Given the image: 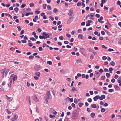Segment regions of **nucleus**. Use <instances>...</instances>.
I'll use <instances>...</instances> for the list:
<instances>
[{
    "mask_svg": "<svg viewBox=\"0 0 121 121\" xmlns=\"http://www.w3.org/2000/svg\"><path fill=\"white\" fill-rule=\"evenodd\" d=\"M79 108H77L76 109L74 110V111L72 112L71 115V118L75 120L78 118V116L80 115L79 110H80Z\"/></svg>",
    "mask_w": 121,
    "mask_h": 121,
    "instance_id": "f257e3e1",
    "label": "nucleus"
},
{
    "mask_svg": "<svg viewBox=\"0 0 121 121\" xmlns=\"http://www.w3.org/2000/svg\"><path fill=\"white\" fill-rule=\"evenodd\" d=\"M1 73L2 74V77L3 78L4 77H5L7 75L8 72L7 71H5V69H2L1 70Z\"/></svg>",
    "mask_w": 121,
    "mask_h": 121,
    "instance_id": "f03ea898",
    "label": "nucleus"
},
{
    "mask_svg": "<svg viewBox=\"0 0 121 121\" xmlns=\"http://www.w3.org/2000/svg\"><path fill=\"white\" fill-rule=\"evenodd\" d=\"M46 95L48 99H51L52 98V96L50 94V91H48L47 92Z\"/></svg>",
    "mask_w": 121,
    "mask_h": 121,
    "instance_id": "7ed1b4c3",
    "label": "nucleus"
},
{
    "mask_svg": "<svg viewBox=\"0 0 121 121\" xmlns=\"http://www.w3.org/2000/svg\"><path fill=\"white\" fill-rule=\"evenodd\" d=\"M34 67L35 70L37 71H38L41 69V66L39 65H35Z\"/></svg>",
    "mask_w": 121,
    "mask_h": 121,
    "instance_id": "20e7f679",
    "label": "nucleus"
},
{
    "mask_svg": "<svg viewBox=\"0 0 121 121\" xmlns=\"http://www.w3.org/2000/svg\"><path fill=\"white\" fill-rule=\"evenodd\" d=\"M73 20V17L71 16L67 21V24H69Z\"/></svg>",
    "mask_w": 121,
    "mask_h": 121,
    "instance_id": "39448f33",
    "label": "nucleus"
},
{
    "mask_svg": "<svg viewBox=\"0 0 121 121\" xmlns=\"http://www.w3.org/2000/svg\"><path fill=\"white\" fill-rule=\"evenodd\" d=\"M18 118V116L17 115H14L13 116L11 119L12 121H14L17 119Z\"/></svg>",
    "mask_w": 121,
    "mask_h": 121,
    "instance_id": "423d86ee",
    "label": "nucleus"
},
{
    "mask_svg": "<svg viewBox=\"0 0 121 121\" xmlns=\"http://www.w3.org/2000/svg\"><path fill=\"white\" fill-rule=\"evenodd\" d=\"M32 98H33V100L35 102H39V100L35 95H34L32 97Z\"/></svg>",
    "mask_w": 121,
    "mask_h": 121,
    "instance_id": "0eeeda50",
    "label": "nucleus"
},
{
    "mask_svg": "<svg viewBox=\"0 0 121 121\" xmlns=\"http://www.w3.org/2000/svg\"><path fill=\"white\" fill-rule=\"evenodd\" d=\"M73 10L72 9H71L69 10L68 14L69 16H72L73 13Z\"/></svg>",
    "mask_w": 121,
    "mask_h": 121,
    "instance_id": "6e6552de",
    "label": "nucleus"
},
{
    "mask_svg": "<svg viewBox=\"0 0 121 121\" xmlns=\"http://www.w3.org/2000/svg\"><path fill=\"white\" fill-rule=\"evenodd\" d=\"M17 78V77L16 75L14 76L12 78V80H13V82H14V81L16 80Z\"/></svg>",
    "mask_w": 121,
    "mask_h": 121,
    "instance_id": "1a4fd4ad",
    "label": "nucleus"
},
{
    "mask_svg": "<svg viewBox=\"0 0 121 121\" xmlns=\"http://www.w3.org/2000/svg\"><path fill=\"white\" fill-rule=\"evenodd\" d=\"M99 95H97L95 96V97L93 98V99L94 101H96L98 99H99Z\"/></svg>",
    "mask_w": 121,
    "mask_h": 121,
    "instance_id": "9d476101",
    "label": "nucleus"
},
{
    "mask_svg": "<svg viewBox=\"0 0 121 121\" xmlns=\"http://www.w3.org/2000/svg\"><path fill=\"white\" fill-rule=\"evenodd\" d=\"M48 34H49V37H50V38L51 39H52L53 38L54 35H52L51 33H48Z\"/></svg>",
    "mask_w": 121,
    "mask_h": 121,
    "instance_id": "9b49d317",
    "label": "nucleus"
},
{
    "mask_svg": "<svg viewBox=\"0 0 121 121\" xmlns=\"http://www.w3.org/2000/svg\"><path fill=\"white\" fill-rule=\"evenodd\" d=\"M114 88L117 90H119L120 89L119 87L118 86L116 85H114Z\"/></svg>",
    "mask_w": 121,
    "mask_h": 121,
    "instance_id": "f8f14e48",
    "label": "nucleus"
},
{
    "mask_svg": "<svg viewBox=\"0 0 121 121\" xmlns=\"http://www.w3.org/2000/svg\"><path fill=\"white\" fill-rule=\"evenodd\" d=\"M35 74L36 75L39 77H40V73L39 72H36L35 73Z\"/></svg>",
    "mask_w": 121,
    "mask_h": 121,
    "instance_id": "ddd939ff",
    "label": "nucleus"
},
{
    "mask_svg": "<svg viewBox=\"0 0 121 121\" xmlns=\"http://www.w3.org/2000/svg\"><path fill=\"white\" fill-rule=\"evenodd\" d=\"M72 88L71 89V91L73 92L74 91H77L76 90V88L73 87H72Z\"/></svg>",
    "mask_w": 121,
    "mask_h": 121,
    "instance_id": "4468645a",
    "label": "nucleus"
},
{
    "mask_svg": "<svg viewBox=\"0 0 121 121\" xmlns=\"http://www.w3.org/2000/svg\"><path fill=\"white\" fill-rule=\"evenodd\" d=\"M76 62L78 64L81 63L82 62L81 59H79L76 60Z\"/></svg>",
    "mask_w": 121,
    "mask_h": 121,
    "instance_id": "2eb2a0df",
    "label": "nucleus"
},
{
    "mask_svg": "<svg viewBox=\"0 0 121 121\" xmlns=\"http://www.w3.org/2000/svg\"><path fill=\"white\" fill-rule=\"evenodd\" d=\"M60 72L61 73V74H63L65 73L66 71L65 70H61Z\"/></svg>",
    "mask_w": 121,
    "mask_h": 121,
    "instance_id": "dca6fc26",
    "label": "nucleus"
},
{
    "mask_svg": "<svg viewBox=\"0 0 121 121\" xmlns=\"http://www.w3.org/2000/svg\"><path fill=\"white\" fill-rule=\"evenodd\" d=\"M12 80L10 79V82L8 84V85L9 87H10L11 84Z\"/></svg>",
    "mask_w": 121,
    "mask_h": 121,
    "instance_id": "f3484780",
    "label": "nucleus"
},
{
    "mask_svg": "<svg viewBox=\"0 0 121 121\" xmlns=\"http://www.w3.org/2000/svg\"><path fill=\"white\" fill-rule=\"evenodd\" d=\"M6 96L7 97L8 99L9 100V101H12L13 99L12 98L9 97L7 96V95H6Z\"/></svg>",
    "mask_w": 121,
    "mask_h": 121,
    "instance_id": "a211bd4d",
    "label": "nucleus"
},
{
    "mask_svg": "<svg viewBox=\"0 0 121 121\" xmlns=\"http://www.w3.org/2000/svg\"><path fill=\"white\" fill-rule=\"evenodd\" d=\"M91 107L93 108H96V105L95 104H94L91 105Z\"/></svg>",
    "mask_w": 121,
    "mask_h": 121,
    "instance_id": "6ab92c4d",
    "label": "nucleus"
},
{
    "mask_svg": "<svg viewBox=\"0 0 121 121\" xmlns=\"http://www.w3.org/2000/svg\"><path fill=\"white\" fill-rule=\"evenodd\" d=\"M106 77L108 78H109L110 76V73H106Z\"/></svg>",
    "mask_w": 121,
    "mask_h": 121,
    "instance_id": "aec40b11",
    "label": "nucleus"
},
{
    "mask_svg": "<svg viewBox=\"0 0 121 121\" xmlns=\"http://www.w3.org/2000/svg\"><path fill=\"white\" fill-rule=\"evenodd\" d=\"M83 105V103L81 102L80 103L78 104L79 106L80 107H81Z\"/></svg>",
    "mask_w": 121,
    "mask_h": 121,
    "instance_id": "412c9836",
    "label": "nucleus"
},
{
    "mask_svg": "<svg viewBox=\"0 0 121 121\" xmlns=\"http://www.w3.org/2000/svg\"><path fill=\"white\" fill-rule=\"evenodd\" d=\"M115 64V63L114 61H112L110 62V64L113 66H114Z\"/></svg>",
    "mask_w": 121,
    "mask_h": 121,
    "instance_id": "4be33fe9",
    "label": "nucleus"
},
{
    "mask_svg": "<svg viewBox=\"0 0 121 121\" xmlns=\"http://www.w3.org/2000/svg\"><path fill=\"white\" fill-rule=\"evenodd\" d=\"M53 114L55 115H56L57 114V112L55 110H53L52 111Z\"/></svg>",
    "mask_w": 121,
    "mask_h": 121,
    "instance_id": "5701e85b",
    "label": "nucleus"
},
{
    "mask_svg": "<svg viewBox=\"0 0 121 121\" xmlns=\"http://www.w3.org/2000/svg\"><path fill=\"white\" fill-rule=\"evenodd\" d=\"M47 8L48 10H50L51 9V7L49 5H48L47 6Z\"/></svg>",
    "mask_w": 121,
    "mask_h": 121,
    "instance_id": "b1692460",
    "label": "nucleus"
},
{
    "mask_svg": "<svg viewBox=\"0 0 121 121\" xmlns=\"http://www.w3.org/2000/svg\"><path fill=\"white\" fill-rule=\"evenodd\" d=\"M17 27L18 28V31H20L21 30V27L19 26H17Z\"/></svg>",
    "mask_w": 121,
    "mask_h": 121,
    "instance_id": "393cba45",
    "label": "nucleus"
},
{
    "mask_svg": "<svg viewBox=\"0 0 121 121\" xmlns=\"http://www.w3.org/2000/svg\"><path fill=\"white\" fill-rule=\"evenodd\" d=\"M83 36L81 34H79L78 36V38L80 39H81L82 38Z\"/></svg>",
    "mask_w": 121,
    "mask_h": 121,
    "instance_id": "a878e982",
    "label": "nucleus"
},
{
    "mask_svg": "<svg viewBox=\"0 0 121 121\" xmlns=\"http://www.w3.org/2000/svg\"><path fill=\"white\" fill-rule=\"evenodd\" d=\"M109 72L110 73H112V71L113 70V68L112 67H110L109 68Z\"/></svg>",
    "mask_w": 121,
    "mask_h": 121,
    "instance_id": "bb28decb",
    "label": "nucleus"
},
{
    "mask_svg": "<svg viewBox=\"0 0 121 121\" xmlns=\"http://www.w3.org/2000/svg\"><path fill=\"white\" fill-rule=\"evenodd\" d=\"M47 63L48 64L51 65L52 64V62L51 61H48L47 62Z\"/></svg>",
    "mask_w": 121,
    "mask_h": 121,
    "instance_id": "cd10ccee",
    "label": "nucleus"
},
{
    "mask_svg": "<svg viewBox=\"0 0 121 121\" xmlns=\"http://www.w3.org/2000/svg\"><path fill=\"white\" fill-rule=\"evenodd\" d=\"M14 10L16 12H18L19 11V9L17 7H16L14 9Z\"/></svg>",
    "mask_w": 121,
    "mask_h": 121,
    "instance_id": "c85d7f7f",
    "label": "nucleus"
},
{
    "mask_svg": "<svg viewBox=\"0 0 121 121\" xmlns=\"http://www.w3.org/2000/svg\"><path fill=\"white\" fill-rule=\"evenodd\" d=\"M53 11L55 13H56L58 12V10L57 9L55 8L53 10Z\"/></svg>",
    "mask_w": 121,
    "mask_h": 121,
    "instance_id": "c756f323",
    "label": "nucleus"
},
{
    "mask_svg": "<svg viewBox=\"0 0 121 121\" xmlns=\"http://www.w3.org/2000/svg\"><path fill=\"white\" fill-rule=\"evenodd\" d=\"M30 39L31 40L33 41H36V39H35L34 37H30Z\"/></svg>",
    "mask_w": 121,
    "mask_h": 121,
    "instance_id": "7c9ffc66",
    "label": "nucleus"
},
{
    "mask_svg": "<svg viewBox=\"0 0 121 121\" xmlns=\"http://www.w3.org/2000/svg\"><path fill=\"white\" fill-rule=\"evenodd\" d=\"M49 18L52 21H53L54 19V18L52 16H50L49 17Z\"/></svg>",
    "mask_w": 121,
    "mask_h": 121,
    "instance_id": "2f4dec72",
    "label": "nucleus"
},
{
    "mask_svg": "<svg viewBox=\"0 0 121 121\" xmlns=\"http://www.w3.org/2000/svg\"><path fill=\"white\" fill-rule=\"evenodd\" d=\"M108 91L109 92H111L113 91H114V89H110L108 90Z\"/></svg>",
    "mask_w": 121,
    "mask_h": 121,
    "instance_id": "473e14b6",
    "label": "nucleus"
},
{
    "mask_svg": "<svg viewBox=\"0 0 121 121\" xmlns=\"http://www.w3.org/2000/svg\"><path fill=\"white\" fill-rule=\"evenodd\" d=\"M40 120L38 119H36L35 120V121H42V119L40 117L39 118Z\"/></svg>",
    "mask_w": 121,
    "mask_h": 121,
    "instance_id": "72a5a7b5",
    "label": "nucleus"
},
{
    "mask_svg": "<svg viewBox=\"0 0 121 121\" xmlns=\"http://www.w3.org/2000/svg\"><path fill=\"white\" fill-rule=\"evenodd\" d=\"M26 6V5L25 4H22L21 5V8H23Z\"/></svg>",
    "mask_w": 121,
    "mask_h": 121,
    "instance_id": "f704fd0d",
    "label": "nucleus"
},
{
    "mask_svg": "<svg viewBox=\"0 0 121 121\" xmlns=\"http://www.w3.org/2000/svg\"><path fill=\"white\" fill-rule=\"evenodd\" d=\"M101 79L104 80L105 79V76H102L101 78Z\"/></svg>",
    "mask_w": 121,
    "mask_h": 121,
    "instance_id": "c9c22d12",
    "label": "nucleus"
},
{
    "mask_svg": "<svg viewBox=\"0 0 121 121\" xmlns=\"http://www.w3.org/2000/svg\"><path fill=\"white\" fill-rule=\"evenodd\" d=\"M90 16L91 17H93L94 16L95 13H91L90 14Z\"/></svg>",
    "mask_w": 121,
    "mask_h": 121,
    "instance_id": "e433bc0d",
    "label": "nucleus"
},
{
    "mask_svg": "<svg viewBox=\"0 0 121 121\" xmlns=\"http://www.w3.org/2000/svg\"><path fill=\"white\" fill-rule=\"evenodd\" d=\"M87 101L91 103L92 101V100L91 98H89L87 99Z\"/></svg>",
    "mask_w": 121,
    "mask_h": 121,
    "instance_id": "4c0bfd02",
    "label": "nucleus"
},
{
    "mask_svg": "<svg viewBox=\"0 0 121 121\" xmlns=\"http://www.w3.org/2000/svg\"><path fill=\"white\" fill-rule=\"evenodd\" d=\"M34 5V4L33 3H31L30 4V7H32Z\"/></svg>",
    "mask_w": 121,
    "mask_h": 121,
    "instance_id": "58836bf2",
    "label": "nucleus"
},
{
    "mask_svg": "<svg viewBox=\"0 0 121 121\" xmlns=\"http://www.w3.org/2000/svg\"><path fill=\"white\" fill-rule=\"evenodd\" d=\"M114 8L112 6L110 8V12H111L112 11H113L114 10Z\"/></svg>",
    "mask_w": 121,
    "mask_h": 121,
    "instance_id": "ea45409f",
    "label": "nucleus"
},
{
    "mask_svg": "<svg viewBox=\"0 0 121 121\" xmlns=\"http://www.w3.org/2000/svg\"><path fill=\"white\" fill-rule=\"evenodd\" d=\"M71 106L75 108V105L73 103L72 104H71Z\"/></svg>",
    "mask_w": 121,
    "mask_h": 121,
    "instance_id": "a19ab883",
    "label": "nucleus"
},
{
    "mask_svg": "<svg viewBox=\"0 0 121 121\" xmlns=\"http://www.w3.org/2000/svg\"><path fill=\"white\" fill-rule=\"evenodd\" d=\"M105 109L103 108H102L101 110V112H104L105 111Z\"/></svg>",
    "mask_w": 121,
    "mask_h": 121,
    "instance_id": "79ce46f5",
    "label": "nucleus"
},
{
    "mask_svg": "<svg viewBox=\"0 0 121 121\" xmlns=\"http://www.w3.org/2000/svg\"><path fill=\"white\" fill-rule=\"evenodd\" d=\"M66 36L69 38H70L71 37V35L67 33L66 34Z\"/></svg>",
    "mask_w": 121,
    "mask_h": 121,
    "instance_id": "37998d69",
    "label": "nucleus"
},
{
    "mask_svg": "<svg viewBox=\"0 0 121 121\" xmlns=\"http://www.w3.org/2000/svg\"><path fill=\"white\" fill-rule=\"evenodd\" d=\"M74 102L75 104H77L78 102L77 99L76 98H75L74 100Z\"/></svg>",
    "mask_w": 121,
    "mask_h": 121,
    "instance_id": "c03bdc74",
    "label": "nucleus"
},
{
    "mask_svg": "<svg viewBox=\"0 0 121 121\" xmlns=\"http://www.w3.org/2000/svg\"><path fill=\"white\" fill-rule=\"evenodd\" d=\"M6 111H7V112L9 114H10L11 113V111H9L8 109H6Z\"/></svg>",
    "mask_w": 121,
    "mask_h": 121,
    "instance_id": "a18cd8bd",
    "label": "nucleus"
},
{
    "mask_svg": "<svg viewBox=\"0 0 121 121\" xmlns=\"http://www.w3.org/2000/svg\"><path fill=\"white\" fill-rule=\"evenodd\" d=\"M90 116L91 117H94L95 116V113H91Z\"/></svg>",
    "mask_w": 121,
    "mask_h": 121,
    "instance_id": "49530a36",
    "label": "nucleus"
},
{
    "mask_svg": "<svg viewBox=\"0 0 121 121\" xmlns=\"http://www.w3.org/2000/svg\"><path fill=\"white\" fill-rule=\"evenodd\" d=\"M98 22L101 23H103L104 22L103 21L99 20V19H98Z\"/></svg>",
    "mask_w": 121,
    "mask_h": 121,
    "instance_id": "de8ad7c7",
    "label": "nucleus"
},
{
    "mask_svg": "<svg viewBox=\"0 0 121 121\" xmlns=\"http://www.w3.org/2000/svg\"><path fill=\"white\" fill-rule=\"evenodd\" d=\"M101 97L103 99H105V96L104 95H101Z\"/></svg>",
    "mask_w": 121,
    "mask_h": 121,
    "instance_id": "09e8293b",
    "label": "nucleus"
},
{
    "mask_svg": "<svg viewBox=\"0 0 121 121\" xmlns=\"http://www.w3.org/2000/svg\"><path fill=\"white\" fill-rule=\"evenodd\" d=\"M107 59V57L105 56H104L102 57V59L104 60H105Z\"/></svg>",
    "mask_w": 121,
    "mask_h": 121,
    "instance_id": "8fccbe9b",
    "label": "nucleus"
},
{
    "mask_svg": "<svg viewBox=\"0 0 121 121\" xmlns=\"http://www.w3.org/2000/svg\"><path fill=\"white\" fill-rule=\"evenodd\" d=\"M47 6V4H44L43 5V7L44 9H45Z\"/></svg>",
    "mask_w": 121,
    "mask_h": 121,
    "instance_id": "3c124183",
    "label": "nucleus"
},
{
    "mask_svg": "<svg viewBox=\"0 0 121 121\" xmlns=\"http://www.w3.org/2000/svg\"><path fill=\"white\" fill-rule=\"evenodd\" d=\"M30 98V97L29 96H27L26 97V100L27 101H28Z\"/></svg>",
    "mask_w": 121,
    "mask_h": 121,
    "instance_id": "603ef678",
    "label": "nucleus"
},
{
    "mask_svg": "<svg viewBox=\"0 0 121 121\" xmlns=\"http://www.w3.org/2000/svg\"><path fill=\"white\" fill-rule=\"evenodd\" d=\"M24 30H22L20 33V34L22 35L24 33Z\"/></svg>",
    "mask_w": 121,
    "mask_h": 121,
    "instance_id": "864d4df0",
    "label": "nucleus"
},
{
    "mask_svg": "<svg viewBox=\"0 0 121 121\" xmlns=\"http://www.w3.org/2000/svg\"><path fill=\"white\" fill-rule=\"evenodd\" d=\"M14 74H12L10 76V79H11V80H12V78L13 77V76L14 75Z\"/></svg>",
    "mask_w": 121,
    "mask_h": 121,
    "instance_id": "5fc2aeb1",
    "label": "nucleus"
},
{
    "mask_svg": "<svg viewBox=\"0 0 121 121\" xmlns=\"http://www.w3.org/2000/svg\"><path fill=\"white\" fill-rule=\"evenodd\" d=\"M81 118L82 121H84L86 119V118L84 117H81Z\"/></svg>",
    "mask_w": 121,
    "mask_h": 121,
    "instance_id": "6e6d98bb",
    "label": "nucleus"
},
{
    "mask_svg": "<svg viewBox=\"0 0 121 121\" xmlns=\"http://www.w3.org/2000/svg\"><path fill=\"white\" fill-rule=\"evenodd\" d=\"M64 43L65 44H68L69 43V42L67 41H64Z\"/></svg>",
    "mask_w": 121,
    "mask_h": 121,
    "instance_id": "4d7b16f0",
    "label": "nucleus"
},
{
    "mask_svg": "<svg viewBox=\"0 0 121 121\" xmlns=\"http://www.w3.org/2000/svg\"><path fill=\"white\" fill-rule=\"evenodd\" d=\"M102 47L103 48L105 49H106L107 48V47L104 45H102Z\"/></svg>",
    "mask_w": 121,
    "mask_h": 121,
    "instance_id": "13d9d810",
    "label": "nucleus"
},
{
    "mask_svg": "<svg viewBox=\"0 0 121 121\" xmlns=\"http://www.w3.org/2000/svg\"><path fill=\"white\" fill-rule=\"evenodd\" d=\"M28 45L30 47H31L33 46V44L31 43L30 42L28 43Z\"/></svg>",
    "mask_w": 121,
    "mask_h": 121,
    "instance_id": "bf43d9fd",
    "label": "nucleus"
},
{
    "mask_svg": "<svg viewBox=\"0 0 121 121\" xmlns=\"http://www.w3.org/2000/svg\"><path fill=\"white\" fill-rule=\"evenodd\" d=\"M34 57V56L32 55H30L29 56V58L30 59H32Z\"/></svg>",
    "mask_w": 121,
    "mask_h": 121,
    "instance_id": "052dcab7",
    "label": "nucleus"
},
{
    "mask_svg": "<svg viewBox=\"0 0 121 121\" xmlns=\"http://www.w3.org/2000/svg\"><path fill=\"white\" fill-rule=\"evenodd\" d=\"M115 79L114 78H112L111 80V82L112 83H114L115 81Z\"/></svg>",
    "mask_w": 121,
    "mask_h": 121,
    "instance_id": "680f3d73",
    "label": "nucleus"
},
{
    "mask_svg": "<svg viewBox=\"0 0 121 121\" xmlns=\"http://www.w3.org/2000/svg\"><path fill=\"white\" fill-rule=\"evenodd\" d=\"M117 5H120L121 4V2L119 1H118L117 2Z\"/></svg>",
    "mask_w": 121,
    "mask_h": 121,
    "instance_id": "e2e57ef3",
    "label": "nucleus"
},
{
    "mask_svg": "<svg viewBox=\"0 0 121 121\" xmlns=\"http://www.w3.org/2000/svg\"><path fill=\"white\" fill-rule=\"evenodd\" d=\"M81 4L80 2H78L77 4V5L78 6H79L81 5Z\"/></svg>",
    "mask_w": 121,
    "mask_h": 121,
    "instance_id": "0e129e2a",
    "label": "nucleus"
},
{
    "mask_svg": "<svg viewBox=\"0 0 121 121\" xmlns=\"http://www.w3.org/2000/svg\"><path fill=\"white\" fill-rule=\"evenodd\" d=\"M60 46H61L62 45V43L61 42H58L57 43Z\"/></svg>",
    "mask_w": 121,
    "mask_h": 121,
    "instance_id": "69168bd1",
    "label": "nucleus"
},
{
    "mask_svg": "<svg viewBox=\"0 0 121 121\" xmlns=\"http://www.w3.org/2000/svg\"><path fill=\"white\" fill-rule=\"evenodd\" d=\"M82 77L83 78H85L86 77V75L84 74H82L81 75Z\"/></svg>",
    "mask_w": 121,
    "mask_h": 121,
    "instance_id": "338daca9",
    "label": "nucleus"
},
{
    "mask_svg": "<svg viewBox=\"0 0 121 121\" xmlns=\"http://www.w3.org/2000/svg\"><path fill=\"white\" fill-rule=\"evenodd\" d=\"M37 30L39 33H40L41 31L42 30L40 28H39Z\"/></svg>",
    "mask_w": 121,
    "mask_h": 121,
    "instance_id": "774afa93",
    "label": "nucleus"
}]
</instances>
